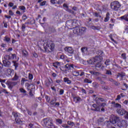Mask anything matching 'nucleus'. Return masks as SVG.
<instances>
[{
	"mask_svg": "<svg viewBox=\"0 0 128 128\" xmlns=\"http://www.w3.org/2000/svg\"><path fill=\"white\" fill-rule=\"evenodd\" d=\"M78 20L74 19L70 20L66 22V28L68 30H73L74 34L78 36H82L86 32V28L85 27L78 28V26H80Z\"/></svg>",
	"mask_w": 128,
	"mask_h": 128,
	"instance_id": "1",
	"label": "nucleus"
},
{
	"mask_svg": "<svg viewBox=\"0 0 128 128\" xmlns=\"http://www.w3.org/2000/svg\"><path fill=\"white\" fill-rule=\"evenodd\" d=\"M10 60H16V54L6 55L4 56V60H2V62L4 66L6 68H10V62L8 61Z\"/></svg>",
	"mask_w": 128,
	"mask_h": 128,
	"instance_id": "2",
	"label": "nucleus"
},
{
	"mask_svg": "<svg viewBox=\"0 0 128 128\" xmlns=\"http://www.w3.org/2000/svg\"><path fill=\"white\" fill-rule=\"evenodd\" d=\"M44 48L46 52H52L54 50V44L52 43V40H48L44 43Z\"/></svg>",
	"mask_w": 128,
	"mask_h": 128,
	"instance_id": "3",
	"label": "nucleus"
},
{
	"mask_svg": "<svg viewBox=\"0 0 128 128\" xmlns=\"http://www.w3.org/2000/svg\"><path fill=\"white\" fill-rule=\"evenodd\" d=\"M92 108H94V109H92V110H94V112H104V108L105 106H106V102H102L98 106L96 104H93L92 105Z\"/></svg>",
	"mask_w": 128,
	"mask_h": 128,
	"instance_id": "4",
	"label": "nucleus"
},
{
	"mask_svg": "<svg viewBox=\"0 0 128 128\" xmlns=\"http://www.w3.org/2000/svg\"><path fill=\"white\" fill-rule=\"evenodd\" d=\"M44 124L48 128H56V126L52 124V120L50 118L44 119Z\"/></svg>",
	"mask_w": 128,
	"mask_h": 128,
	"instance_id": "5",
	"label": "nucleus"
},
{
	"mask_svg": "<svg viewBox=\"0 0 128 128\" xmlns=\"http://www.w3.org/2000/svg\"><path fill=\"white\" fill-rule=\"evenodd\" d=\"M12 116H13L14 118L15 122L18 124H22V121L20 120L21 114L18 112H13L12 113Z\"/></svg>",
	"mask_w": 128,
	"mask_h": 128,
	"instance_id": "6",
	"label": "nucleus"
},
{
	"mask_svg": "<svg viewBox=\"0 0 128 128\" xmlns=\"http://www.w3.org/2000/svg\"><path fill=\"white\" fill-rule=\"evenodd\" d=\"M111 8L114 10H118V8H120V4L118 1H114L110 4Z\"/></svg>",
	"mask_w": 128,
	"mask_h": 128,
	"instance_id": "7",
	"label": "nucleus"
},
{
	"mask_svg": "<svg viewBox=\"0 0 128 128\" xmlns=\"http://www.w3.org/2000/svg\"><path fill=\"white\" fill-rule=\"evenodd\" d=\"M6 84L8 86V88L12 90V88L18 84V82L8 81L6 82Z\"/></svg>",
	"mask_w": 128,
	"mask_h": 128,
	"instance_id": "8",
	"label": "nucleus"
},
{
	"mask_svg": "<svg viewBox=\"0 0 128 128\" xmlns=\"http://www.w3.org/2000/svg\"><path fill=\"white\" fill-rule=\"evenodd\" d=\"M61 64L62 62H55L53 64V66H54V68H59L60 70H62V72H64V70H62V67H60L62 66Z\"/></svg>",
	"mask_w": 128,
	"mask_h": 128,
	"instance_id": "9",
	"label": "nucleus"
},
{
	"mask_svg": "<svg viewBox=\"0 0 128 128\" xmlns=\"http://www.w3.org/2000/svg\"><path fill=\"white\" fill-rule=\"evenodd\" d=\"M116 112L118 114H120V116H124V114H126V112H128L126 111V110L120 108H117Z\"/></svg>",
	"mask_w": 128,
	"mask_h": 128,
	"instance_id": "10",
	"label": "nucleus"
},
{
	"mask_svg": "<svg viewBox=\"0 0 128 128\" xmlns=\"http://www.w3.org/2000/svg\"><path fill=\"white\" fill-rule=\"evenodd\" d=\"M120 122V118L119 117H118L116 116H115L114 118H112V124H116V122L118 124V122Z\"/></svg>",
	"mask_w": 128,
	"mask_h": 128,
	"instance_id": "11",
	"label": "nucleus"
},
{
	"mask_svg": "<svg viewBox=\"0 0 128 128\" xmlns=\"http://www.w3.org/2000/svg\"><path fill=\"white\" fill-rule=\"evenodd\" d=\"M50 104L53 106H60V102H56V99L54 98L50 102Z\"/></svg>",
	"mask_w": 128,
	"mask_h": 128,
	"instance_id": "12",
	"label": "nucleus"
},
{
	"mask_svg": "<svg viewBox=\"0 0 128 128\" xmlns=\"http://www.w3.org/2000/svg\"><path fill=\"white\" fill-rule=\"evenodd\" d=\"M74 68V64H66L64 66V68H66L65 70H64V72H66V70H70V68Z\"/></svg>",
	"mask_w": 128,
	"mask_h": 128,
	"instance_id": "13",
	"label": "nucleus"
},
{
	"mask_svg": "<svg viewBox=\"0 0 128 128\" xmlns=\"http://www.w3.org/2000/svg\"><path fill=\"white\" fill-rule=\"evenodd\" d=\"M126 121L122 120L118 124V128H122L124 126H126Z\"/></svg>",
	"mask_w": 128,
	"mask_h": 128,
	"instance_id": "14",
	"label": "nucleus"
},
{
	"mask_svg": "<svg viewBox=\"0 0 128 128\" xmlns=\"http://www.w3.org/2000/svg\"><path fill=\"white\" fill-rule=\"evenodd\" d=\"M64 50L68 54H74V49L72 47H66L64 48Z\"/></svg>",
	"mask_w": 128,
	"mask_h": 128,
	"instance_id": "15",
	"label": "nucleus"
},
{
	"mask_svg": "<svg viewBox=\"0 0 128 128\" xmlns=\"http://www.w3.org/2000/svg\"><path fill=\"white\" fill-rule=\"evenodd\" d=\"M98 56L100 58H102L104 56V54L102 50H98V52H96Z\"/></svg>",
	"mask_w": 128,
	"mask_h": 128,
	"instance_id": "16",
	"label": "nucleus"
},
{
	"mask_svg": "<svg viewBox=\"0 0 128 128\" xmlns=\"http://www.w3.org/2000/svg\"><path fill=\"white\" fill-rule=\"evenodd\" d=\"M12 80H20V76L18 74L15 73L14 78H12Z\"/></svg>",
	"mask_w": 128,
	"mask_h": 128,
	"instance_id": "17",
	"label": "nucleus"
},
{
	"mask_svg": "<svg viewBox=\"0 0 128 128\" xmlns=\"http://www.w3.org/2000/svg\"><path fill=\"white\" fill-rule=\"evenodd\" d=\"M105 124H106L107 128H110V126H112V124H113L112 120H110V121L106 120L105 122Z\"/></svg>",
	"mask_w": 128,
	"mask_h": 128,
	"instance_id": "18",
	"label": "nucleus"
},
{
	"mask_svg": "<svg viewBox=\"0 0 128 128\" xmlns=\"http://www.w3.org/2000/svg\"><path fill=\"white\" fill-rule=\"evenodd\" d=\"M102 60V58L100 57L99 56H96L93 60H94V62H100Z\"/></svg>",
	"mask_w": 128,
	"mask_h": 128,
	"instance_id": "19",
	"label": "nucleus"
},
{
	"mask_svg": "<svg viewBox=\"0 0 128 128\" xmlns=\"http://www.w3.org/2000/svg\"><path fill=\"white\" fill-rule=\"evenodd\" d=\"M110 12H108L106 15V17L104 19V22H108V20H110Z\"/></svg>",
	"mask_w": 128,
	"mask_h": 128,
	"instance_id": "20",
	"label": "nucleus"
},
{
	"mask_svg": "<svg viewBox=\"0 0 128 128\" xmlns=\"http://www.w3.org/2000/svg\"><path fill=\"white\" fill-rule=\"evenodd\" d=\"M64 82H66L68 84H72V80H70L68 78L65 77L64 78Z\"/></svg>",
	"mask_w": 128,
	"mask_h": 128,
	"instance_id": "21",
	"label": "nucleus"
},
{
	"mask_svg": "<svg viewBox=\"0 0 128 128\" xmlns=\"http://www.w3.org/2000/svg\"><path fill=\"white\" fill-rule=\"evenodd\" d=\"M80 74V70L74 71L72 72V74L74 76H78Z\"/></svg>",
	"mask_w": 128,
	"mask_h": 128,
	"instance_id": "22",
	"label": "nucleus"
},
{
	"mask_svg": "<svg viewBox=\"0 0 128 128\" xmlns=\"http://www.w3.org/2000/svg\"><path fill=\"white\" fill-rule=\"evenodd\" d=\"M81 50L82 52H84V54L86 52H90V48L84 47V48H82Z\"/></svg>",
	"mask_w": 128,
	"mask_h": 128,
	"instance_id": "23",
	"label": "nucleus"
},
{
	"mask_svg": "<svg viewBox=\"0 0 128 128\" xmlns=\"http://www.w3.org/2000/svg\"><path fill=\"white\" fill-rule=\"evenodd\" d=\"M126 76V74L124 72L118 73L117 78H121L120 80H122L124 76Z\"/></svg>",
	"mask_w": 128,
	"mask_h": 128,
	"instance_id": "24",
	"label": "nucleus"
},
{
	"mask_svg": "<svg viewBox=\"0 0 128 128\" xmlns=\"http://www.w3.org/2000/svg\"><path fill=\"white\" fill-rule=\"evenodd\" d=\"M104 122V118H100L98 120V124H102V122Z\"/></svg>",
	"mask_w": 128,
	"mask_h": 128,
	"instance_id": "25",
	"label": "nucleus"
},
{
	"mask_svg": "<svg viewBox=\"0 0 128 128\" xmlns=\"http://www.w3.org/2000/svg\"><path fill=\"white\" fill-rule=\"evenodd\" d=\"M20 92H22V94H24V96H28V94H26V91L24 90V89L22 88H20Z\"/></svg>",
	"mask_w": 128,
	"mask_h": 128,
	"instance_id": "26",
	"label": "nucleus"
},
{
	"mask_svg": "<svg viewBox=\"0 0 128 128\" xmlns=\"http://www.w3.org/2000/svg\"><path fill=\"white\" fill-rule=\"evenodd\" d=\"M121 20H124L126 22H128V14H125L120 17Z\"/></svg>",
	"mask_w": 128,
	"mask_h": 128,
	"instance_id": "27",
	"label": "nucleus"
},
{
	"mask_svg": "<svg viewBox=\"0 0 128 128\" xmlns=\"http://www.w3.org/2000/svg\"><path fill=\"white\" fill-rule=\"evenodd\" d=\"M96 68H98L102 69L104 68V66L100 62H98L96 65Z\"/></svg>",
	"mask_w": 128,
	"mask_h": 128,
	"instance_id": "28",
	"label": "nucleus"
},
{
	"mask_svg": "<svg viewBox=\"0 0 128 128\" xmlns=\"http://www.w3.org/2000/svg\"><path fill=\"white\" fill-rule=\"evenodd\" d=\"M4 42H6L7 44H10V38L8 36H6L4 38Z\"/></svg>",
	"mask_w": 128,
	"mask_h": 128,
	"instance_id": "29",
	"label": "nucleus"
},
{
	"mask_svg": "<svg viewBox=\"0 0 128 128\" xmlns=\"http://www.w3.org/2000/svg\"><path fill=\"white\" fill-rule=\"evenodd\" d=\"M18 8L22 12H26V7L24 6H19Z\"/></svg>",
	"mask_w": 128,
	"mask_h": 128,
	"instance_id": "30",
	"label": "nucleus"
},
{
	"mask_svg": "<svg viewBox=\"0 0 128 128\" xmlns=\"http://www.w3.org/2000/svg\"><path fill=\"white\" fill-rule=\"evenodd\" d=\"M56 124H62V119H56Z\"/></svg>",
	"mask_w": 128,
	"mask_h": 128,
	"instance_id": "31",
	"label": "nucleus"
},
{
	"mask_svg": "<svg viewBox=\"0 0 128 128\" xmlns=\"http://www.w3.org/2000/svg\"><path fill=\"white\" fill-rule=\"evenodd\" d=\"M87 62L89 64H94V58L90 59L87 61Z\"/></svg>",
	"mask_w": 128,
	"mask_h": 128,
	"instance_id": "32",
	"label": "nucleus"
},
{
	"mask_svg": "<svg viewBox=\"0 0 128 128\" xmlns=\"http://www.w3.org/2000/svg\"><path fill=\"white\" fill-rule=\"evenodd\" d=\"M90 72L94 76H100V73L99 72H96L94 71H91Z\"/></svg>",
	"mask_w": 128,
	"mask_h": 128,
	"instance_id": "33",
	"label": "nucleus"
},
{
	"mask_svg": "<svg viewBox=\"0 0 128 128\" xmlns=\"http://www.w3.org/2000/svg\"><path fill=\"white\" fill-rule=\"evenodd\" d=\"M84 82H85L86 84H92V80H89L88 78H85L84 79Z\"/></svg>",
	"mask_w": 128,
	"mask_h": 128,
	"instance_id": "34",
	"label": "nucleus"
},
{
	"mask_svg": "<svg viewBox=\"0 0 128 128\" xmlns=\"http://www.w3.org/2000/svg\"><path fill=\"white\" fill-rule=\"evenodd\" d=\"M67 124L68 126H70L72 128L74 126V122H72L71 121H68Z\"/></svg>",
	"mask_w": 128,
	"mask_h": 128,
	"instance_id": "35",
	"label": "nucleus"
},
{
	"mask_svg": "<svg viewBox=\"0 0 128 128\" xmlns=\"http://www.w3.org/2000/svg\"><path fill=\"white\" fill-rule=\"evenodd\" d=\"M90 28H92V30H100V28L98 26H90Z\"/></svg>",
	"mask_w": 128,
	"mask_h": 128,
	"instance_id": "36",
	"label": "nucleus"
},
{
	"mask_svg": "<svg viewBox=\"0 0 128 128\" xmlns=\"http://www.w3.org/2000/svg\"><path fill=\"white\" fill-rule=\"evenodd\" d=\"M114 108H122V106L120 105V104L118 103H116L114 105Z\"/></svg>",
	"mask_w": 128,
	"mask_h": 128,
	"instance_id": "37",
	"label": "nucleus"
},
{
	"mask_svg": "<svg viewBox=\"0 0 128 128\" xmlns=\"http://www.w3.org/2000/svg\"><path fill=\"white\" fill-rule=\"evenodd\" d=\"M67 12H70V14H76V12L68 8Z\"/></svg>",
	"mask_w": 128,
	"mask_h": 128,
	"instance_id": "38",
	"label": "nucleus"
},
{
	"mask_svg": "<svg viewBox=\"0 0 128 128\" xmlns=\"http://www.w3.org/2000/svg\"><path fill=\"white\" fill-rule=\"evenodd\" d=\"M74 102H80L82 99L80 97H74Z\"/></svg>",
	"mask_w": 128,
	"mask_h": 128,
	"instance_id": "39",
	"label": "nucleus"
},
{
	"mask_svg": "<svg viewBox=\"0 0 128 128\" xmlns=\"http://www.w3.org/2000/svg\"><path fill=\"white\" fill-rule=\"evenodd\" d=\"M24 108H26V110L27 111V112L29 116H32V112L29 110H28V108H26V106H24Z\"/></svg>",
	"mask_w": 128,
	"mask_h": 128,
	"instance_id": "40",
	"label": "nucleus"
},
{
	"mask_svg": "<svg viewBox=\"0 0 128 128\" xmlns=\"http://www.w3.org/2000/svg\"><path fill=\"white\" fill-rule=\"evenodd\" d=\"M109 38H110L112 42H114V44H118V42H116V41L112 38V34L109 36Z\"/></svg>",
	"mask_w": 128,
	"mask_h": 128,
	"instance_id": "41",
	"label": "nucleus"
},
{
	"mask_svg": "<svg viewBox=\"0 0 128 128\" xmlns=\"http://www.w3.org/2000/svg\"><path fill=\"white\" fill-rule=\"evenodd\" d=\"M124 32H126V34H128V26H126L124 27Z\"/></svg>",
	"mask_w": 128,
	"mask_h": 128,
	"instance_id": "42",
	"label": "nucleus"
},
{
	"mask_svg": "<svg viewBox=\"0 0 128 128\" xmlns=\"http://www.w3.org/2000/svg\"><path fill=\"white\" fill-rule=\"evenodd\" d=\"M104 64L106 66H110V60H106Z\"/></svg>",
	"mask_w": 128,
	"mask_h": 128,
	"instance_id": "43",
	"label": "nucleus"
},
{
	"mask_svg": "<svg viewBox=\"0 0 128 128\" xmlns=\"http://www.w3.org/2000/svg\"><path fill=\"white\" fill-rule=\"evenodd\" d=\"M28 78V79L30 80H32L34 78V76L32 74H29Z\"/></svg>",
	"mask_w": 128,
	"mask_h": 128,
	"instance_id": "44",
	"label": "nucleus"
},
{
	"mask_svg": "<svg viewBox=\"0 0 128 128\" xmlns=\"http://www.w3.org/2000/svg\"><path fill=\"white\" fill-rule=\"evenodd\" d=\"M106 74H108L109 76H112V72L110 70H106Z\"/></svg>",
	"mask_w": 128,
	"mask_h": 128,
	"instance_id": "45",
	"label": "nucleus"
},
{
	"mask_svg": "<svg viewBox=\"0 0 128 128\" xmlns=\"http://www.w3.org/2000/svg\"><path fill=\"white\" fill-rule=\"evenodd\" d=\"M64 92V89H60L59 92V94L62 96V95Z\"/></svg>",
	"mask_w": 128,
	"mask_h": 128,
	"instance_id": "46",
	"label": "nucleus"
},
{
	"mask_svg": "<svg viewBox=\"0 0 128 128\" xmlns=\"http://www.w3.org/2000/svg\"><path fill=\"white\" fill-rule=\"evenodd\" d=\"M46 100L48 102H50V97L48 96H46Z\"/></svg>",
	"mask_w": 128,
	"mask_h": 128,
	"instance_id": "47",
	"label": "nucleus"
},
{
	"mask_svg": "<svg viewBox=\"0 0 128 128\" xmlns=\"http://www.w3.org/2000/svg\"><path fill=\"white\" fill-rule=\"evenodd\" d=\"M81 92L82 94H86V91L84 88H80Z\"/></svg>",
	"mask_w": 128,
	"mask_h": 128,
	"instance_id": "48",
	"label": "nucleus"
},
{
	"mask_svg": "<svg viewBox=\"0 0 128 128\" xmlns=\"http://www.w3.org/2000/svg\"><path fill=\"white\" fill-rule=\"evenodd\" d=\"M2 68H4V65L2 64V62H0V72H2Z\"/></svg>",
	"mask_w": 128,
	"mask_h": 128,
	"instance_id": "49",
	"label": "nucleus"
},
{
	"mask_svg": "<svg viewBox=\"0 0 128 128\" xmlns=\"http://www.w3.org/2000/svg\"><path fill=\"white\" fill-rule=\"evenodd\" d=\"M46 1H44L40 3V6H46Z\"/></svg>",
	"mask_w": 128,
	"mask_h": 128,
	"instance_id": "50",
	"label": "nucleus"
},
{
	"mask_svg": "<svg viewBox=\"0 0 128 128\" xmlns=\"http://www.w3.org/2000/svg\"><path fill=\"white\" fill-rule=\"evenodd\" d=\"M72 10H74V12H78V8L76 6H74L72 8Z\"/></svg>",
	"mask_w": 128,
	"mask_h": 128,
	"instance_id": "51",
	"label": "nucleus"
},
{
	"mask_svg": "<svg viewBox=\"0 0 128 128\" xmlns=\"http://www.w3.org/2000/svg\"><path fill=\"white\" fill-rule=\"evenodd\" d=\"M94 88H98L100 86V84L96 82H94Z\"/></svg>",
	"mask_w": 128,
	"mask_h": 128,
	"instance_id": "52",
	"label": "nucleus"
},
{
	"mask_svg": "<svg viewBox=\"0 0 128 128\" xmlns=\"http://www.w3.org/2000/svg\"><path fill=\"white\" fill-rule=\"evenodd\" d=\"M50 2L52 4H56V0H50Z\"/></svg>",
	"mask_w": 128,
	"mask_h": 128,
	"instance_id": "53",
	"label": "nucleus"
},
{
	"mask_svg": "<svg viewBox=\"0 0 128 128\" xmlns=\"http://www.w3.org/2000/svg\"><path fill=\"white\" fill-rule=\"evenodd\" d=\"M22 18L23 20H26L28 18V16L26 15H23L22 16Z\"/></svg>",
	"mask_w": 128,
	"mask_h": 128,
	"instance_id": "54",
	"label": "nucleus"
},
{
	"mask_svg": "<svg viewBox=\"0 0 128 128\" xmlns=\"http://www.w3.org/2000/svg\"><path fill=\"white\" fill-rule=\"evenodd\" d=\"M113 83L115 84V86H120V82H118L116 81L115 80L113 82Z\"/></svg>",
	"mask_w": 128,
	"mask_h": 128,
	"instance_id": "55",
	"label": "nucleus"
},
{
	"mask_svg": "<svg viewBox=\"0 0 128 128\" xmlns=\"http://www.w3.org/2000/svg\"><path fill=\"white\" fill-rule=\"evenodd\" d=\"M23 56H28V52L26 50L23 51Z\"/></svg>",
	"mask_w": 128,
	"mask_h": 128,
	"instance_id": "56",
	"label": "nucleus"
},
{
	"mask_svg": "<svg viewBox=\"0 0 128 128\" xmlns=\"http://www.w3.org/2000/svg\"><path fill=\"white\" fill-rule=\"evenodd\" d=\"M122 56L124 60H126V54H122Z\"/></svg>",
	"mask_w": 128,
	"mask_h": 128,
	"instance_id": "57",
	"label": "nucleus"
},
{
	"mask_svg": "<svg viewBox=\"0 0 128 128\" xmlns=\"http://www.w3.org/2000/svg\"><path fill=\"white\" fill-rule=\"evenodd\" d=\"M24 78H22V80H21V84L22 86H24Z\"/></svg>",
	"mask_w": 128,
	"mask_h": 128,
	"instance_id": "58",
	"label": "nucleus"
},
{
	"mask_svg": "<svg viewBox=\"0 0 128 128\" xmlns=\"http://www.w3.org/2000/svg\"><path fill=\"white\" fill-rule=\"evenodd\" d=\"M94 16H96V18H98V16H99V18H102V16H100V14H98V12H95Z\"/></svg>",
	"mask_w": 128,
	"mask_h": 128,
	"instance_id": "59",
	"label": "nucleus"
},
{
	"mask_svg": "<svg viewBox=\"0 0 128 128\" xmlns=\"http://www.w3.org/2000/svg\"><path fill=\"white\" fill-rule=\"evenodd\" d=\"M2 92H4V94H8V91H6V89H2Z\"/></svg>",
	"mask_w": 128,
	"mask_h": 128,
	"instance_id": "60",
	"label": "nucleus"
},
{
	"mask_svg": "<svg viewBox=\"0 0 128 128\" xmlns=\"http://www.w3.org/2000/svg\"><path fill=\"white\" fill-rule=\"evenodd\" d=\"M22 32H24V30H26V25L24 24H23L22 25Z\"/></svg>",
	"mask_w": 128,
	"mask_h": 128,
	"instance_id": "61",
	"label": "nucleus"
},
{
	"mask_svg": "<svg viewBox=\"0 0 128 128\" xmlns=\"http://www.w3.org/2000/svg\"><path fill=\"white\" fill-rule=\"evenodd\" d=\"M80 76H84V72H82V70H80Z\"/></svg>",
	"mask_w": 128,
	"mask_h": 128,
	"instance_id": "62",
	"label": "nucleus"
},
{
	"mask_svg": "<svg viewBox=\"0 0 128 128\" xmlns=\"http://www.w3.org/2000/svg\"><path fill=\"white\" fill-rule=\"evenodd\" d=\"M121 96L120 95H118L116 99V100H120L121 98Z\"/></svg>",
	"mask_w": 128,
	"mask_h": 128,
	"instance_id": "63",
	"label": "nucleus"
},
{
	"mask_svg": "<svg viewBox=\"0 0 128 128\" xmlns=\"http://www.w3.org/2000/svg\"><path fill=\"white\" fill-rule=\"evenodd\" d=\"M9 14L10 16H14V14L12 10H9Z\"/></svg>",
	"mask_w": 128,
	"mask_h": 128,
	"instance_id": "64",
	"label": "nucleus"
}]
</instances>
